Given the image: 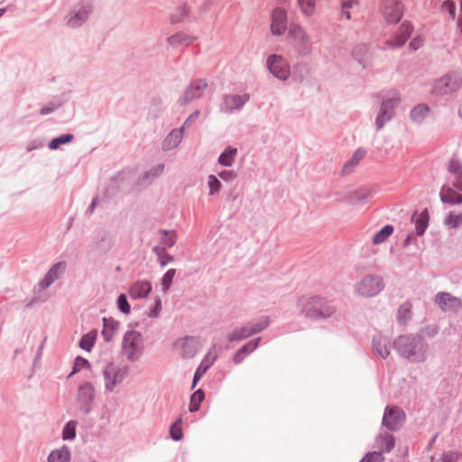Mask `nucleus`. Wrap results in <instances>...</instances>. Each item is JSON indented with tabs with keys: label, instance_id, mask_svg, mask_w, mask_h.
<instances>
[{
	"label": "nucleus",
	"instance_id": "obj_14",
	"mask_svg": "<svg viewBox=\"0 0 462 462\" xmlns=\"http://www.w3.org/2000/svg\"><path fill=\"white\" fill-rule=\"evenodd\" d=\"M399 103V97L396 95L389 97L383 101L381 106V111L376 117L377 129H381L384 123L389 121L393 115L394 106Z\"/></svg>",
	"mask_w": 462,
	"mask_h": 462
},
{
	"label": "nucleus",
	"instance_id": "obj_51",
	"mask_svg": "<svg viewBox=\"0 0 462 462\" xmlns=\"http://www.w3.org/2000/svg\"><path fill=\"white\" fill-rule=\"evenodd\" d=\"M460 455L457 452L448 451L443 454L441 462H457Z\"/></svg>",
	"mask_w": 462,
	"mask_h": 462
},
{
	"label": "nucleus",
	"instance_id": "obj_42",
	"mask_svg": "<svg viewBox=\"0 0 462 462\" xmlns=\"http://www.w3.org/2000/svg\"><path fill=\"white\" fill-rule=\"evenodd\" d=\"M257 344H258L257 341H250L246 345H245L238 351V353L235 356V357H234L235 363L239 364L243 358L242 354L254 350L257 346Z\"/></svg>",
	"mask_w": 462,
	"mask_h": 462
},
{
	"label": "nucleus",
	"instance_id": "obj_43",
	"mask_svg": "<svg viewBox=\"0 0 462 462\" xmlns=\"http://www.w3.org/2000/svg\"><path fill=\"white\" fill-rule=\"evenodd\" d=\"M175 273L176 272L174 269H170L163 275L162 280V291L164 292H166L170 289V287L172 283L173 278L175 276Z\"/></svg>",
	"mask_w": 462,
	"mask_h": 462
},
{
	"label": "nucleus",
	"instance_id": "obj_32",
	"mask_svg": "<svg viewBox=\"0 0 462 462\" xmlns=\"http://www.w3.org/2000/svg\"><path fill=\"white\" fill-rule=\"evenodd\" d=\"M93 396L94 388L90 383H85L79 387V398L82 402H87L88 401H91L93 399Z\"/></svg>",
	"mask_w": 462,
	"mask_h": 462
},
{
	"label": "nucleus",
	"instance_id": "obj_16",
	"mask_svg": "<svg viewBox=\"0 0 462 462\" xmlns=\"http://www.w3.org/2000/svg\"><path fill=\"white\" fill-rule=\"evenodd\" d=\"M216 345H213L212 349L206 355L202 362L200 363L199 366L197 368L193 383H192V388L196 386L199 379L204 375V374L207 372V370L214 364V362L217 359V353L215 351Z\"/></svg>",
	"mask_w": 462,
	"mask_h": 462
},
{
	"label": "nucleus",
	"instance_id": "obj_4",
	"mask_svg": "<svg viewBox=\"0 0 462 462\" xmlns=\"http://www.w3.org/2000/svg\"><path fill=\"white\" fill-rule=\"evenodd\" d=\"M383 288L384 283L382 277L369 274L356 284V292L362 297H373L380 293Z\"/></svg>",
	"mask_w": 462,
	"mask_h": 462
},
{
	"label": "nucleus",
	"instance_id": "obj_30",
	"mask_svg": "<svg viewBox=\"0 0 462 462\" xmlns=\"http://www.w3.org/2000/svg\"><path fill=\"white\" fill-rule=\"evenodd\" d=\"M393 227L391 225L384 226L379 232L373 237V245H380L386 241V239L393 234Z\"/></svg>",
	"mask_w": 462,
	"mask_h": 462
},
{
	"label": "nucleus",
	"instance_id": "obj_64",
	"mask_svg": "<svg viewBox=\"0 0 462 462\" xmlns=\"http://www.w3.org/2000/svg\"><path fill=\"white\" fill-rule=\"evenodd\" d=\"M5 9H0V16H2V15H3V14L5 13Z\"/></svg>",
	"mask_w": 462,
	"mask_h": 462
},
{
	"label": "nucleus",
	"instance_id": "obj_57",
	"mask_svg": "<svg viewBox=\"0 0 462 462\" xmlns=\"http://www.w3.org/2000/svg\"><path fill=\"white\" fill-rule=\"evenodd\" d=\"M356 2L354 0H348L342 5V9H348L351 8L354 5H356Z\"/></svg>",
	"mask_w": 462,
	"mask_h": 462
},
{
	"label": "nucleus",
	"instance_id": "obj_13",
	"mask_svg": "<svg viewBox=\"0 0 462 462\" xmlns=\"http://www.w3.org/2000/svg\"><path fill=\"white\" fill-rule=\"evenodd\" d=\"M435 302L444 311H457L462 306L461 300L448 292H439Z\"/></svg>",
	"mask_w": 462,
	"mask_h": 462
},
{
	"label": "nucleus",
	"instance_id": "obj_47",
	"mask_svg": "<svg viewBox=\"0 0 462 462\" xmlns=\"http://www.w3.org/2000/svg\"><path fill=\"white\" fill-rule=\"evenodd\" d=\"M171 436L174 440H180L182 438V430L180 428V422L176 421L173 423L170 430Z\"/></svg>",
	"mask_w": 462,
	"mask_h": 462
},
{
	"label": "nucleus",
	"instance_id": "obj_27",
	"mask_svg": "<svg viewBox=\"0 0 462 462\" xmlns=\"http://www.w3.org/2000/svg\"><path fill=\"white\" fill-rule=\"evenodd\" d=\"M70 453L67 447L52 451L49 456V462H69Z\"/></svg>",
	"mask_w": 462,
	"mask_h": 462
},
{
	"label": "nucleus",
	"instance_id": "obj_5",
	"mask_svg": "<svg viewBox=\"0 0 462 462\" xmlns=\"http://www.w3.org/2000/svg\"><path fill=\"white\" fill-rule=\"evenodd\" d=\"M122 348L128 359L135 360L138 358L143 349L141 334L134 330L127 331L123 338Z\"/></svg>",
	"mask_w": 462,
	"mask_h": 462
},
{
	"label": "nucleus",
	"instance_id": "obj_24",
	"mask_svg": "<svg viewBox=\"0 0 462 462\" xmlns=\"http://www.w3.org/2000/svg\"><path fill=\"white\" fill-rule=\"evenodd\" d=\"M263 329V327H256V328H241L239 329H236L233 331L229 337V341H235V340H241L243 338H246L249 336H251L254 333H257Z\"/></svg>",
	"mask_w": 462,
	"mask_h": 462
},
{
	"label": "nucleus",
	"instance_id": "obj_18",
	"mask_svg": "<svg viewBox=\"0 0 462 462\" xmlns=\"http://www.w3.org/2000/svg\"><path fill=\"white\" fill-rule=\"evenodd\" d=\"M207 88L208 84L205 80H195L186 89L183 96V103L186 104L195 98L201 97L204 91L207 89Z\"/></svg>",
	"mask_w": 462,
	"mask_h": 462
},
{
	"label": "nucleus",
	"instance_id": "obj_46",
	"mask_svg": "<svg viewBox=\"0 0 462 462\" xmlns=\"http://www.w3.org/2000/svg\"><path fill=\"white\" fill-rule=\"evenodd\" d=\"M411 303H404L402 304L399 310H398V319L400 320H404L406 319L407 318L410 317V314H411Z\"/></svg>",
	"mask_w": 462,
	"mask_h": 462
},
{
	"label": "nucleus",
	"instance_id": "obj_56",
	"mask_svg": "<svg viewBox=\"0 0 462 462\" xmlns=\"http://www.w3.org/2000/svg\"><path fill=\"white\" fill-rule=\"evenodd\" d=\"M220 177L223 179V180H227V179H232L234 177V174L232 171H225L223 172L220 173Z\"/></svg>",
	"mask_w": 462,
	"mask_h": 462
},
{
	"label": "nucleus",
	"instance_id": "obj_21",
	"mask_svg": "<svg viewBox=\"0 0 462 462\" xmlns=\"http://www.w3.org/2000/svg\"><path fill=\"white\" fill-rule=\"evenodd\" d=\"M429 218L430 217L427 209H423L420 213H416L413 215L412 220L414 221L415 224L416 233L419 236L423 235V233L425 232L429 225Z\"/></svg>",
	"mask_w": 462,
	"mask_h": 462
},
{
	"label": "nucleus",
	"instance_id": "obj_7",
	"mask_svg": "<svg viewBox=\"0 0 462 462\" xmlns=\"http://www.w3.org/2000/svg\"><path fill=\"white\" fill-rule=\"evenodd\" d=\"M103 374L106 389L112 392L117 384L122 383L126 374V370L109 364L106 366Z\"/></svg>",
	"mask_w": 462,
	"mask_h": 462
},
{
	"label": "nucleus",
	"instance_id": "obj_11",
	"mask_svg": "<svg viewBox=\"0 0 462 462\" xmlns=\"http://www.w3.org/2000/svg\"><path fill=\"white\" fill-rule=\"evenodd\" d=\"M382 13L389 23H396L402 17L403 5L399 0H387L382 6Z\"/></svg>",
	"mask_w": 462,
	"mask_h": 462
},
{
	"label": "nucleus",
	"instance_id": "obj_60",
	"mask_svg": "<svg viewBox=\"0 0 462 462\" xmlns=\"http://www.w3.org/2000/svg\"><path fill=\"white\" fill-rule=\"evenodd\" d=\"M342 12H343L344 15L346 16V18L349 20L351 17L349 11L347 9H343Z\"/></svg>",
	"mask_w": 462,
	"mask_h": 462
},
{
	"label": "nucleus",
	"instance_id": "obj_3",
	"mask_svg": "<svg viewBox=\"0 0 462 462\" xmlns=\"http://www.w3.org/2000/svg\"><path fill=\"white\" fill-rule=\"evenodd\" d=\"M395 345L402 356L411 361L423 360V345L420 339L411 337H399Z\"/></svg>",
	"mask_w": 462,
	"mask_h": 462
},
{
	"label": "nucleus",
	"instance_id": "obj_17",
	"mask_svg": "<svg viewBox=\"0 0 462 462\" xmlns=\"http://www.w3.org/2000/svg\"><path fill=\"white\" fill-rule=\"evenodd\" d=\"M152 291V284L148 281L140 280L134 282L129 288L128 293L131 299L138 300L146 298Z\"/></svg>",
	"mask_w": 462,
	"mask_h": 462
},
{
	"label": "nucleus",
	"instance_id": "obj_44",
	"mask_svg": "<svg viewBox=\"0 0 462 462\" xmlns=\"http://www.w3.org/2000/svg\"><path fill=\"white\" fill-rule=\"evenodd\" d=\"M72 139H73V135L72 134L61 135L60 137H57V138L53 139L49 143V147L51 149H52V150H55V149L59 148L60 144L67 143L70 142Z\"/></svg>",
	"mask_w": 462,
	"mask_h": 462
},
{
	"label": "nucleus",
	"instance_id": "obj_29",
	"mask_svg": "<svg viewBox=\"0 0 462 462\" xmlns=\"http://www.w3.org/2000/svg\"><path fill=\"white\" fill-rule=\"evenodd\" d=\"M168 42L173 47L189 45L192 42V38L183 32H177L168 38Z\"/></svg>",
	"mask_w": 462,
	"mask_h": 462
},
{
	"label": "nucleus",
	"instance_id": "obj_39",
	"mask_svg": "<svg viewBox=\"0 0 462 462\" xmlns=\"http://www.w3.org/2000/svg\"><path fill=\"white\" fill-rule=\"evenodd\" d=\"M205 394L202 390L196 391L190 398L189 411L191 412L199 410L201 402L204 400Z\"/></svg>",
	"mask_w": 462,
	"mask_h": 462
},
{
	"label": "nucleus",
	"instance_id": "obj_8",
	"mask_svg": "<svg viewBox=\"0 0 462 462\" xmlns=\"http://www.w3.org/2000/svg\"><path fill=\"white\" fill-rule=\"evenodd\" d=\"M289 36L293 39L295 46L300 53L310 52L311 47L310 37L301 26L291 24L289 29Z\"/></svg>",
	"mask_w": 462,
	"mask_h": 462
},
{
	"label": "nucleus",
	"instance_id": "obj_23",
	"mask_svg": "<svg viewBox=\"0 0 462 462\" xmlns=\"http://www.w3.org/2000/svg\"><path fill=\"white\" fill-rule=\"evenodd\" d=\"M249 98L247 94L229 95L225 97V105L228 109L240 108Z\"/></svg>",
	"mask_w": 462,
	"mask_h": 462
},
{
	"label": "nucleus",
	"instance_id": "obj_49",
	"mask_svg": "<svg viewBox=\"0 0 462 462\" xmlns=\"http://www.w3.org/2000/svg\"><path fill=\"white\" fill-rule=\"evenodd\" d=\"M208 187L210 189V194H214L220 189L221 183L214 175H210L208 177Z\"/></svg>",
	"mask_w": 462,
	"mask_h": 462
},
{
	"label": "nucleus",
	"instance_id": "obj_6",
	"mask_svg": "<svg viewBox=\"0 0 462 462\" xmlns=\"http://www.w3.org/2000/svg\"><path fill=\"white\" fill-rule=\"evenodd\" d=\"M266 65L269 71L278 79L286 80L290 77V66L282 56L276 54L269 56Z\"/></svg>",
	"mask_w": 462,
	"mask_h": 462
},
{
	"label": "nucleus",
	"instance_id": "obj_10",
	"mask_svg": "<svg viewBox=\"0 0 462 462\" xmlns=\"http://www.w3.org/2000/svg\"><path fill=\"white\" fill-rule=\"evenodd\" d=\"M288 25V15L285 9L282 7H276L271 14V32L273 35H282Z\"/></svg>",
	"mask_w": 462,
	"mask_h": 462
},
{
	"label": "nucleus",
	"instance_id": "obj_1",
	"mask_svg": "<svg viewBox=\"0 0 462 462\" xmlns=\"http://www.w3.org/2000/svg\"><path fill=\"white\" fill-rule=\"evenodd\" d=\"M301 312L311 319H327L336 312V307L331 301L319 297H301L299 300Z\"/></svg>",
	"mask_w": 462,
	"mask_h": 462
},
{
	"label": "nucleus",
	"instance_id": "obj_34",
	"mask_svg": "<svg viewBox=\"0 0 462 462\" xmlns=\"http://www.w3.org/2000/svg\"><path fill=\"white\" fill-rule=\"evenodd\" d=\"M96 338H97V332L94 330L90 331L82 337V338L79 342V346L82 349L89 352L95 344Z\"/></svg>",
	"mask_w": 462,
	"mask_h": 462
},
{
	"label": "nucleus",
	"instance_id": "obj_25",
	"mask_svg": "<svg viewBox=\"0 0 462 462\" xmlns=\"http://www.w3.org/2000/svg\"><path fill=\"white\" fill-rule=\"evenodd\" d=\"M263 329V327H256V328H241L239 329H236L233 331L229 337V341H235V340H241L243 338H246L249 336H251L254 333H257Z\"/></svg>",
	"mask_w": 462,
	"mask_h": 462
},
{
	"label": "nucleus",
	"instance_id": "obj_53",
	"mask_svg": "<svg viewBox=\"0 0 462 462\" xmlns=\"http://www.w3.org/2000/svg\"><path fill=\"white\" fill-rule=\"evenodd\" d=\"M422 43L423 40L420 37H416L410 42V48L416 51L422 45Z\"/></svg>",
	"mask_w": 462,
	"mask_h": 462
},
{
	"label": "nucleus",
	"instance_id": "obj_41",
	"mask_svg": "<svg viewBox=\"0 0 462 462\" xmlns=\"http://www.w3.org/2000/svg\"><path fill=\"white\" fill-rule=\"evenodd\" d=\"M380 441L382 447L384 448L386 452H390L394 448V438L393 435L389 433L382 434L380 436Z\"/></svg>",
	"mask_w": 462,
	"mask_h": 462
},
{
	"label": "nucleus",
	"instance_id": "obj_33",
	"mask_svg": "<svg viewBox=\"0 0 462 462\" xmlns=\"http://www.w3.org/2000/svg\"><path fill=\"white\" fill-rule=\"evenodd\" d=\"M236 148H228L219 156L218 162L223 166H231L236 155Z\"/></svg>",
	"mask_w": 462,
	"mask_h": 462
},
{
	"label": "nucleus",
	"instance_id": "obj_22",
	"mask_svg": "<svg viewBox=\"0 0 462 462\" xmlns=\"http://www.w3.org/2000/svg\"><path fill=\"white\" fill-rule=\"evenodd\" d=\"M442 202L448 204L462 203V195L450 188H443L440 191Z\"/></svg>",
	"mask_w": 462,
	"mask_h": 462
},
{
	"label": "nucleus",
	"instance_id": "obj_38",
	"mask_svg": "<svg viewBox=\"0 0 462 462\" xmlns=\"http://www.w3.org/2000/svg\"><path fill=\"white\" fill-rule=\"evenodd\" d=\"M444 222L448 227L456 228L462 224V214L450 212L446 216Z\"/></svg>",
	"mask_w": 462,
	"mask_h": 462
},
{
	"label": "nucleus",
	"instance_id": "obj_2",
	"mask_svg": "<svg viewBox=\"0 0 462 462\" xmlns=\"http://www.w3.org/2000/svg\"><path fill=\"white\" fill-rule=\"evenodd\" d=\"M460 89H462V71L453 70L432 81L430 94L441 97L453 94Z\"/></svg>",
	"mask_w": 462,
	"mask_h": 462
},
{
	"label": "nucleus",
	"instance_id": "obj_37",
	"mask_svg": "<svg viewBox=\"0 0 462 462\" xmlns=\"http://www.w3.org/2000/svg\"><path fill=\"white\" fill-rule=\"evenodd\" d=\"M364 156H365L364 151L357 150L356 152H355L352 158L345 164L343 171L345 172H349L353 167H355L356 165H357L360 162V161L364 158Z\"/></svg>",
	"mask_w": 462,
	"mask_h": 462
},
{
	"label": "nucleus",
	"instance_id": "obj_15",
	"mask_svg": "<svg viewBox=\"0 0 462 462\" xmlns=\"http://www.w3.org/2000/svg\"><path fill=\"white\" fill-rule=\"evenodd\" d=\"M413 31V26L407 22L401 24L398 33L393 38L385 42L388 48H398L402 46Z\"/></svg>",
	"mask_w": 462,
	"mask_h": 462
},
{
	"label": "nucleus",
	"instance_id": "obj_28",
	"mask_svg": "<svg viewBox=\"0 0 462 462\" xmlns=\"http://www.w3.org/2000/svg\"><path fill=\"white\" fill-rule=\"evenodd\" d=\"M182 134L180 130H173L163 142V148L170 150L175 148L181 141Z\"/></svg>",
	"mask_w": 462,
	"mask_h": 462
},
{
	"label": "nucleus",
	"instance_id": "obj_20",
	"mask_svg": "<svg viewBox=\"0 0 462 462\" xmlns=\"http://www.w3.org/2000/svg\"><path fill=\"white\" fill-rule=\"evenodd\" d=\"M102 335L106 341H110L119 328L120 323L112 318H104Z\"/></svg>",
	"mask_w": 462,
	"mask_h": 462
},
{
	"label": "nucleus",
	"instance_id": "obj_19",
	"mask_svg": "<svg viewBox=\"0 0 462 462\" xmlns=\"http://www.w3.org/2000/svg\"><path fill=\"white\" fill-rule=\"evenodd\" d=\"M65 269V263H58L54 264L45 275L44 279L41 282L42 288H47L55 280H57L60 273Z\"/></svg>",
	"mask_w": 462,
	"mask_h": 462
},
{
	"label": "nucleus",
	"instance_id": "obj_52",
	"mask_svg": "<svg viewBox=\"0 0 462 462\" xmlns=\"http://www.w3.org/2000/svg\"><path fill=\"white\" fill-rule=\"evenodd\" d=\"M443 11H447L452 18L455 17L456 5L453 1L447 0L442 5Z\"/></svg>",
	"mask_w": 462,
	"mask_h": 462
},
{
	"label": "nucleus",
	"instance_id": "obj_54",
	"mask_svg": "<svg viewBox=\"0 0 462 462\" xmlns=\"http://www.w3.org/2000/svg\"><path fill=\"white\" fill-rule=\"evenodd\" d=\"M86 365H88V360L82 357H78L75 361L74 372L79 371Z\"/></svg>",
	"mask_w": 462,
	"mask_h": 462
},
{
	"label": "nucleus",
	"instance_id": "obj_63",
	"mask_svg": "<svg viewBox=\"0 0 462 462\" xmlns=\"http://www.w3.org/2000/svg\"><path fill=\"white\" fill-rule=\"evenodd\" d=\"M458 27H459L460 32H462V17L459 19Z\"/></svg>",
	"mask_w": 462,
	"mask_h": 462
},
{
	"label": "nucleus",
	"instance_id": "obj_9",
	"mask_svg": "<svg viewBox=\"0 0 462 462\" xmlns=\"http://www.w3.org/2000/svg\"><path fill=\"white\" fill-rule=\"evenodd\" d=\"M174 349L183 358L193 357L199 348V342L196 337H186L174 342Z\"/></svg>",
	"mask_w": 462,
	"mask_h": 462
},
{
	"label": "nucleus",
	"instance_id": "obj_62",
	"mask_svg": "<svg viewBox=\"0 0 462 462\" xmlns=\"http://www.w3.org/2000/svg\"><path fill=\"white\" fill-rule=\"evenodd\" d=\"M457 113L458 116L462 118V102L458 106Z\"/></svg>",
	"mask_w": 462,
	"mask_h": 462
},
{
	"label": "nucleus",
	"instance_id": "obj_12",
	"mask_svg": "<svg viewBox=\"0 0 462 462\" xmlns=\"http://www.w3.org/2000/svg\"><path fill=\"white\" fill-rule=\"evenodd\" d=\"M404 419L405 415L401 409L390 406L385 409L383 424L390 430H396L402 426Z\"/></svg>",
	"mask_w": 462,
	"mask_h": 462
},
{
	"label": "nucleus",
	"instance_id": "obj_61",
	"mask_svg": "<svg viewBox=\"0 0 462 462\" xmlns=\"http://www.w3.org/2000/svg\"><path fill=\"white\" fill-rule=\"evenodd\" d=\"M97 204V199H94L91 206H90V211L92 212L94 210V208H96Z\"/></svg>",
	"mask_w": 462,
	"mask_h": 462
},
{
	"label": "nucleus",
	"instance_id": "obj_35",
	"mask_svg": "<svg viewBox=\"0 0 462 462\" xmlns=\"http://www.w3.org/2000/svg\"><path fill=\"white\" fill-rule=\"evenodd\" d=\"M430 111V107L424 104H420L418 106H416L411 113V116L412 118V120L416 121V122H420V120H422L426 115L429 113Z\"/></svg>",
	"mask_w": 462,
	"mask_h": 462
},
{
	"label": "nucleus",
	"instance_id": "obj_45",
	"mask_svg": "<svg viewBox=\"0 0 462 462\" xmlns=\"http://www.w3.org/2000/svg\"><path fill=\"white\" fill-rule=\"evenodd\" d=\"M117 307L125 314L130 313V305L125 294H120L117 299Z\"/></svg>",
	"mask_w": 462,
	"mask_h": 462
},
{
	"label": "nucleus",
	"instance_id": "obj_55",
	"mask_svg": "<svg viewBox=\"0 0 462 462\" xmlns=\"http://www.w3.org/2000/svg\"><path fill=\"white\" fill-rule=\"evenodd\" d=\"M160 310H161V300H156V304H155V308H154V310H152V314L150 316H152V317L158 316V314L160 312Z\"/></svg>",
	"mask_w": 462,
	"mask_h": 462
},
{
	"label": "nucleus",
	"instance_id": "obj_58",
	"mask_svg": "<svg viewBox=\"0 0 462 462\" xmlns=\"http://www.w3.org/2000/svg\"><path fill=\"white\" fill-rule=\"evenodd\" d=\"M380 355L382 357L386 358L389 356V351L387 349H384L383 351L380 352Z\"/></svg>",
	"mask_w": 462,
	"mask_h": 462
},
{
	"label": "nucleus",
	"instance_id": "obj_40",
	"mask_svg": "<svg viewBox=\"0 0 462 462\" xmlns=\"http://www.w3.org/2000/svg\"><path fill=\"white\" fill-rule=\"evenodd\" d=\"M76 421L70 420L69 421L63 430H62V438L65 440H71L74 439L76 437Z\"/></svg>",
	"mask_w": 462,
	"mask_h": 462
},
{
	"label": "nucleus",
	"instance_id": "obj_50",
	"mask_svg": "<svg viewBox=\"0 0 462 462\" xmlns=\"http://www.w3.org/2000/svg\"><path fill=\"white\" fill-rule=\"evenodd\" d=\"M383 457L381 453L374 452L366 455L360 462H383Z\"/></svg>",
	"mask_w": 462,
	"mask_h": 462
},
{
	"label": "nucleus",
	"instance_id": "obj_59",
	"mask_svg": "<svg viewBox=\"0 0 462 462\" xmlns=\"http://www.w3.org/2000/svg\"><path fill=\"white\" fill-rule=\"evenodd\" d=\"M51 111V108L42 107V108L41 109V114H42V115H46V114L50 113Z\"/></svg>",
	"mask_w": 462,
	"mask_h": 462
},
{
	"label": "nucleus",
	"instance_id": "obj_36",
	"mask_svg": "<svg viewBox=\"0 0 462 462\" xmlns=\"http://www.w3.org/2000/svg\"><path fill=\"white\" fill-rule=\"evenodd\" d=\"M161 243L163 245V249L166 247H171L176 241V235L173 231L161 230Z\"/></svg>",
	"mask_w": 462,
	"mask_h": 462
},
{
	"label": "nucleus",
	"instance_id": "obj_48",
	"mask_svg": "<svg viewBox=\"0 0 462 462\" xmlns=\"http://www.w3.org/2000/svg\"><path fill=\"white\" fill-rule=\"evenodd\" d=\"M153 251L158 254L161 265H165L172 261V257L167 254H163V249L155 247Z\"/></svg>",
	"mask_w": 462,
	"mask_h": 462
},
{
	"label": "nucleus",
	"instance_id": "obj_26",
	"mask_svg": "<svg viewBox=\"0 0 462 462\" xmlns=\"http://www.w3.org/2000/svg\"><path fill=\"white\" fill-rule=\"evenodd\" d=\"M88 17V12L85 9L79 10L72 14L67 20V23L70 27L80 26Z\"/></svg>",
	"mask_w": 462,
	"mask_h": 462
},
{
	"label": "nucleus",
	"instance_id": "obj_31",
	"mask_svg": "<svg viewBox=\"0 0 462 462\" xmlns=\"http://www.w3.org/2000/svg\"><path fill=\"white\" fill-rule=\"evenodd\" d=\"M301 14L305 16H311L315 13V0H297Z\"/></svg>",
	"mask_w": 462,
	"mask_h": 462
}]
</instances>
